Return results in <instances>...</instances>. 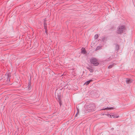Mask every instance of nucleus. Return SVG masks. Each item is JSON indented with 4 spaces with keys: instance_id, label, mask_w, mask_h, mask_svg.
<instances>
[{
    "instance_id": "11",
    "label": "nucleus",
    "mask_w": 135,
    "mask_h": 135,
    "mask_svg": "<svg viewBox=\"0 0 135 135\" xmlns=\"http://www.w3.org/2000/svg\"><path fill=\"white\" fill-rule=\"evenodd\" d=\"M98 35H96L95 36V38H97L98 37Z\"/></svg>"
},
{
    "instance_id": "13",
    "label": "nucleus",
    "mask_w": 135,
    "mask_h": 135,
    "mask_svg": "<svg viewBox=\"0 0 135 135\" xmlns=\"http://www.w3.org/2000/svg\"><path fill=\"white\" fill-rule=\"evenodd\" d=\"M98 50V48H96V50Z\"/></svg>"
},
{
    "instance_id": "3",
    "label": "nucleus",
    "mask_w": 135,
    "mask_h": 135,
    "mask_svg": "<svg viewBox=\"0 0 135 135\" xmlns=\"http://www.w3.org/2000/svg\"><path fill=\"white\" fill-rule=\"evenodd\" d=\"M90 109H89L91 111H93L94 110L95 108V106L94 105L92 104L91 105L90 107Z\"/></svg>"
},
{
    "instance_id": "2",
    "label": "nucleus",
    "mask_w": 135,
    "mask_h": 135,
    "mask_svg": "<svg viewBox=\"0 0 135 135\" xmlns=\"http://www.w3.org/2000/svg\"><path fill=\"white\" fill-rule=\"evenodd\" d=\"M90 61L91 63L93 64L95 66L98 65L99 64L97 60L94 58L91 59L90 60Z\"/></svg>"
},
{
    "instance_id": "9",
    "label": "nucleus",
    "mask_w": 135,
    "mask_h": 135,
    "mask_svg": "<svg viewBox=\"0 0 135 135\" xmlns=\"http://www.w3.org/2000/svg\"><path fill=\"white\" fill-rule=\"evenodd\" d=\"M46 24H44V27H45V32L46 33H47V30H46Z\"/></svg>"
},
{
    "instance_id": "10",
    "label": "nucleus",
    "mask_w": 135,
    "mask_h": 135,
    "mask_svg": "<svg viewBox=\"0 0 135 135\" xmlns=\"http://www.w3.org/2000/svg\"><path fill=\"white\" fill-rule=\"evenodd\" d=\"M113 66V65H110L108 67V68L110 69Z\"/></svg>"
},
{
    "instance_id": "1",
    "label": "nucleus",
    "mask_w": 135,
    "mask_h": 135,
    "mask_svg": "<svg viewBox=\"0 0 135 135\" xmlns=\"http://www.w3.org/2000/svg\"><path fill=\"white\" fill-rule=\"evenodd\" d=\"M126 31V30L124 26H119L117 31V33L121 34L125 32Z\"/></svg>"
},
{
    "instance_id": "12",
    "label": "nucleus",
    "mask_w": 135,
    "mask_h": 135,
    "mask_svg": "<svg viewBox=\"0 0 135 135\" xmlns=\"http://www.w3.org/2000/svg\"><path fill=\"white\" fill-rule=\"evenodd\" d=\"M78 114V112H77V113H76V114L75 115V116H77V115Z\"/></svg>"
},
{
    "instance_id": "4",
    "label": "nucleus",
    "mask_w": 135,
    "mask_h": 135,
    "mask_svg": "<svg viewBox=\"0 0 135 135\" xmlns=\"http://www.w3.org/2000/svg\"><path fill=\"white\" fill-rule=\"evenodd\" d=\"M81 53L83 54H85L86 53V51L85 49L84 48H83L81 49Z\"/></svg>"
},
{
    "instance_id": "7",
    "label": "nucleus",
    "mask_w": 135,
    "mask_h": 135,
    "mask_svg": "<svg viewBox=\"0 0 135 135\" xmlns=\"http://www.w3.org/2000/svg\"><path fill=\"white\" fill-rule=\"evenodd\" d=\"M88 69L90 72L93 73V70L92 69L88 68Z\"/></svg>"
},
{
    "instance_id": "5",
    "label": "nucleus",
    "mask_w": 135,
    "mask_h": 135,
    "mask_svg": "<svg viewBox=\"0 0 135 135\" xmlns=\"http://www.w3.org/2000/svg\"><path fill=\"white\" fill-rule=\"evenodd\" d=\"M92 81V80H89V81H86L85 83L84 84H85L86 85H87L90 83V82Z\"/></svg>"
},
{
    "instance_id": "14",
    "label": "nucleus",
    "mask_w": 135,
    "mask_h": 135,
    "mask_svg": "<svg viewBox=\"0 0 135 135\" xmlns=\"http://www.w3.org/2000/svg\"><path fill=\"white\" fill-rule=\"evenodd\" d=\"M117 117H115V118H117Z\"/></svg>"
},
{
    "instance_id": "6",
    "label": "nucleus",
    "mask_w": 135,
    "mask_h": 135,
    "mask_svg": "<svg viewBox=\"0 0 135 135\" xmlns=\"http://www.w3.org/2000/svg\"><path fill=\"white\" fill-rule=\"evenodd\" d=\"M126 82L127 83H129L131 82V80L129 79H127L126 80Z\"/></svg>"
},
{
    "instance_id": "8",
    "label": "nucleus",
    "mask_w": 135,
    "mask_h": 135,
    "mask_svg": "<svg viewBox=\"0 0 135 135\" xmlns=\"http://www.w3.org/2000/svg\"><path fill=\"white\" fill-rule=\"evenodd\" d=\"M113 109V108H105V109H104V110H107L108 109Z\"/></svg>"
}]
</instances>
